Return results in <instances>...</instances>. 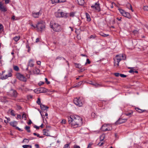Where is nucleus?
Masks as SVG:
<instances>
[{
    "instance_id": "f257e3e1",
    "label": "nucleus",
    "mask_w": 148,
    "mask_h": 148,
    "mask_svg": "<svg viewBox=\"0 0 148 148\" xmlns=\"http://www.w3.org/2000/svg\"><path fill=\"white\" fill-rule=\"evenodd\" d=\"M68 120L69 124L73 128L80 127L82 124V118L78 115H71L68 117Z\"/></svg>"
},
{
    "instance_id": "72a5a7b5",
    "label": "nucleus",
    "mask_w": 148,
    "mask_h": 148,
    "mask_svg": "<svg viewBox=\"0 0 148 148\" xmlns=\"http://www.w3.org/2000/svg\"><path fill=\"white\" fill-rule=\"evenodd\" d=\"M105 138V135L103 134H102L100 137V141H103Z\"/></svg>"
},
{
    "instance_id": "49530a36",
    "label": "nucleus",
    "mask_w": 148,
    "mask_h": 148,
    "mask_svg": "<svg viewBox=\"0 0 148 148\" xmlns=\"http://www.w3.org/2000/svg\"><path fill=\"white\" fill-rule=\"evenodd\" d=\"M66 120L64 119H63L62 120V121L61 122V123L62 124H65L66 123Z\"/></svg>"
},
{
    "instance_id": "a211bd4d",
    "label": "nucleus",
    "mask_w": 148,
    "mask_h": 148,
    "mask_svg": "<svg viewBox=\"0 0 148 148\" xmlns=\"http://www.w3.org/2000/svg\"><path fill=\"white\" fill-rule=\"evenodd\" d=\"M34 66L33 64V61L32 60H29L28 64V66L31 67H33Z\"/></svg>"
},
{
    "instance_id": "3c124183",
    "label": "nucleus",
    "mask_w": 148,
    "mask_h": 148,
    "mask_svg": "<svg viewBox=\"0 0 148 148\" xmlns=\"http://www.w3.org/2000/svg\"><path fill=\"white\" fill-rule=\"evenodd\" d=\"M120 74L119 73H114V75L116 77H119L120 76Z\"/></svg>"
},
{
    "instance_id": "ddd939ff",
    "label": "nucleus",
    "mask_w": 148,
    "mask_h": 148,
    "mask_svg": "<svg viewBox=\"0 0 148 148\" xmlns=\"http://www.w3.org/2000/svg\"><path fill=\"white\" fill-rule=\"evenodd\" d=\"M91 8L93 9H100V4L98 2L95 3L94 5H92L91 6Z\"/></svg>"
},
{
    "instance_id": "c756f323",
    "label": "nucleus",
    "mask_w": 148,
    "mask_h": 148,
    "mask_svg": "<svg viewBox=\"0 0 148 148\" xmlns=\"http://www.w3.org/2000/svg\"><path fill=\"white\" fill-rule=\"evenodd\" d=\"M99 34L100 35L102 36H103V37H107V36H109V34H105L103 33V32H100L99 33Z\"/></svg>"
},
{
    "instance_id": "412c9836",
    "label": "nucleus",
    "mask_w": 148,
    "mask_h": 148,
    "mask_svg": "<svg viewBox=\"0 0 148 148\" xmlns=\"http://www.w3.org/2000/svg\"><path fill=\"white\" fill-rule=\"evenodd\" d=\"M78 4L80 5H83L84 3V0H77Z\"/></svg>"
},
{
    "instance_id": "7c9ffc66",
    "label": "nucleus",
    "mask_w": 148,
    "mask_h": 148,
    "mask_svg": "<svg viewBox=\"0 0 148 148\" xmlns=\"http://www.w3.org/2000/svg\"><path fill=\"white\" fill-rule=\"evenodd\" d=\"M29 142V140L26 139L25 138L23 140L22 143H25V144H27Z\"/></svg>"
},
{
    "instance_id": "2eb2a0df",
    "label": "nucleus",
    "mask_w": 148,
    "mask_h": 148,
    "mask_svg": "<svg viewBox=\"0 0 148 148\" xmlns=\"http://www.w3.org/2000/svg\"><path fill=\"white\" fill-rule=\"evenodd\" d=\"M43 133L44 135L47 136H50V133L48 130L47 129H44L43 130Z\"/></svg>"
},
{
    "instance_id": "39448f33",
    "label": "nucleus",
    "mask_w": 148,
    "mask_h": 148,
    "mask_svg": "<svg viewBox=\"0 0 148 148\" xmlns=\"http://www.w3.org/2000/svg\"><path fill=\"white\" fill-rule=\"evenodd\" d=\"M16 76L17 78L22 81L25 82L27 81L26 77L20 73H16Z\"/></svg>"
},
{
    "instance_id": "4c0bfd02",
    "label": "nucleus",
    "mask_w": 148,
    "mask_h": 148,
    "mask_svg": "<svg viewBox=\"0 0 148 148\" xmlns=\"http://www.w3.org/2000/svg\"><path fill=\"white\" fill-rule=\"evenodd\" d=\"M36 103L38 105H40L42 104L41 103V101H40V98H38L37 100L36 101Z\"/></svg>"
},
{
    "instance_id": "6ab92c4d",
    "label": "nucleus",
    "mask_w": 148,
    "mask_h": 148,
    "mask_svg": "<svg viewBox=\"0 0 148 148\" xmlns=\"http://www.w3.org/2000/svg\"><path fill=\"white\" fill-rule=\"evenodd\" d=\"M61 17L67 18L68 14L62 12H61Z\"/></svg>"
},
{
    "instance_id": "f3484780",
    "label": "nucleus",
    "mask_w": 148,
    "mask_h": 148,
    "mask_svg": "<svg viewBox=\"0 0 148 148\" xmlns=\"http://www.w3.org/2000/svg\"><path fill=\"white\" fill-rule=\"evenodd\" d=\"M41 109L42 110H45L48 109L49 107L45 105L41 104L40 105Z\"/></svg>"
},
{
    "instance_id": "774afa93",
    "label": "nucleus",
    "mask_w": 148,
    "mask_h": 148,
    "mask_svg": "<svg viewBox=\"0 0 148 148\" xmlns=\"http://www.w3.org/2000/svg\"><path fill=\"white\" fill-rule=\"evenodd\" d=\"M44 84V82H40L39 84V85H42Z\"/></svg>"
},
{
    "instance_id": "a19ab883",
    "label": "nucleus",
    "mask_w": 148,
    "mask_h": 148,
    "mask_svg": "<svg viewBox=\"0 0 148 148\" xmlns=\"http://www.w3.org/2000/svg\"><path fill=\"white\" fill-rule=\"evenodd\" d=\"M51 3L52 4H54L58 3V0H51Z\"/></svg>"
},
{
    "instance_id": "09e8293b",
    "label": "nucleus",
    "mask_w": 148,
    "mask_h": 148,
    "mask_svg": "<svg viewBox=\"0 0 148 148\" xmlns=\"http://www.w3.org/2000/svg\"><path fill=\"white\" fill-rule=\"evenodd\" d=\"M96 37V36H95V35H91L90 36L89 38H95Z\"/></svg>"
},
{
    "instance_id": "5fc2aeb1",
    "label": "nucleus",
    "mask_w": 148,
    "mask_h": 148,
    "mask_svg": "<svg viewBox=\"0 0 148 148\" xmlns=\"http://www.w3.org/2000/svg\"><path fill=\"white\" fill-rule=\"evenodd\" d=\"M65 0H58V3H61L65 2Z\"/></svg>"
},
{
    "instance_id": "9d476101",
    "label": "nucleus",
    "mask_w": 148,
    "mask_h": 148,
    "mask_svg": "<svg viewBox=\"0 0 148 148\" xmlns=\"http://www.w3.org/2000/svg\"><path fill=\"white\" fill-rule=\"evenodd\" d=\"M127 121V119L120 118L116 122V125L121 124Z\"/></svg>"
},
{
    "instance_id": "ea45409f",
    "label": "nucleus",
    "mask_w": 148,
    "mask_h": 148,
    "mask_svg": "<svg viewBox=\"0 0 148 148\" xmlns=\"http://www.w3.org/2000/svg\"><path fill=\"white\" fill-rule=\"evenodd\" d=\"M19 18L18 17H16L15 16H13L12 17V19L13 20H18Z\"/></svg>"
},
{
    "instance_id": "473e14b6",
    "label": "nucleus",
    "mask_w": 148,
    "mask_h": 148,
    "mask_svg": "<svg viewBox=\"0 0 148 148\" xmlns=\"http://www.w3.org/2000/svg\"><path fill=\"white\" fill-rule=\"evenodd\" d=\"M75 66L77 68L80 69L82 67L81 65L79 64L75 63Z\"/></svg>"
},
{
    "instance_id": "4468645a",
    "label": "nucleus",
    "mask_w": 148,
    "mask_h": 148,
    "mask_svg": "<svg viewBox=\"0 0 148 148\" xmlns=\"http://www.w3.org/2000/svg\"><path fill=\"white\" fill-rule=\"evenodd\" d=\"M17 92L14 90H11L10 92V95L12 97H16L17 96Z\"/></svg>"
},
{
    "instance_id": "f8f14e48",
    "label": "nucleus",
    "mask_w": 148,
    "mask_h": 148,
    "mask_svg": "<svg viewBox=\"0 0 148 148\" xmlns=\"http://www.w3.org/2000/svg\"><path fill=\"white\" fill-rule=\"evenodd\" d=\"M12 76V74L10 72H9L8 74H6L5 76H2L1 77V79H5L9 77H11Z\"/></svg>"
},
{
    "instance_id": "58836bf2",
    "label": "nucleus",
    "mask_w": 148,
    "mask_h": 148,
    "mask_svg": "<svg viewBox=\"0 0 148 148\" xmlns=\"http://www.w3.org/2000/svg\"><path fill=\"white\" fill-rule=\"evenodd\" d=\"M25 129L27 130V132H30V130H29L30 127L29 126H26L25 127Z\"/></svg>"
},
{
    "instance_id": "603ef678",
    "label": "nucleus",
    "mask_w": 148,
    "mask_h": 148,
    "mask_svg": "<svg viewBox=\"0 0 148 148\" xmlns=\"http://www.w3.org/2000/svg\"><path fill=\"white\" fill-rule=\"evenodd\" d=\"M90 61L89 60V59H86V62L85 63V64H87V63L88 64H90Z\"/></svg>"
},
{
    "instance_id": "0e129e2a",
    "label": "nucleus",
    "mask_w": 148,
    "mask_h": 148,
    "mask_svg": "<svg viewBox=\"0 0 148 148\" xmlns=\"http://www.w3.org/2000/svg\"><path fill=\"white\" fill-rule=\"evenodd\" d=\"M143 9H148V6H144Z\"/></svg>"
},
{
    "instance_id": "aec40b11",
    "label": "nucleus",
    "mask_w": 148,
    "mask_h": 148,
    "mask_svg": "<svg viewBox=\"0 0 148 148\" xmlns=\"http://www.w3.org/2000/svg\"><path fill=\"white\" fill-rule=\"evenodd\" d=\"M11 125L13 127H16L17 124V123L16 121H14L10 123Z\"/></svg>"
},
{
    "instance_id": "4be33fe9",
    "label": "nucleus",
    "mask_w": 148,
    "mask_h": 148,
    "mask_svg": "<svg viewBox=\"0 0 148 148\" xmlns=\"http://www.w3.org/2000/svg\"><path fill=\"white\" fill-rule=\"evenodd\" d=\"M56 16L57 17L61 18V12H56L55 13Z\"/></svg>"
},
{
    "instance_id": "c9c22d12",
    "label": "nucleus",
    "mask_w": 148,
    "mask_h": 148,
    "mask_svg": "<svg viewBox=\"0 0 148 148\" xmlns=\"http://www.w3.org/2000/svg\"><path fill=\"white\" fill-rule=\"evenodd\" d=\"M120 55L122 60H124L126 59V57L125 55L121 54H120Z\"/></svg>"
},
{
    "instance_id": "338daca9",
    "label": "nucleus",
    "mask_w": 148,
    "mask_h": 148,
    "mask_svg": "<svg viewBox=\"0 0 148 148\" xmlns=\"http://www.w3.org/2000/svg\"><path fill=\"white\" fill-rule=\"evenodd\" d=\"M39 41H40V39H39V38H36V42H39Z\"/></svg>"
},
{
    "instance_id": "680f3d73",
    "label": "nucleus",
    "mask_w": 148,
    "mask_h": 148,
    "mask_svg": "<svg viewBox=\"0 0 148 148\" xmlns=\"http://www.w3.org/2000/svg\"><path fill=\"white\" fill-rule=\"evenodd\" d=\"M91 145L92 144L91 143H89L88 144L87 148H91Z\"/></svg>"
},
{
    "instance_id": "9b49d317",
    "label": "nucleus",
    "mask_w": 148,
    "mask_h": 148,
    "mask_svg": "<svg viewBox=\"0 0 148 148\" xmlns=\"http://www.w3.org/2000/svg\"><path fill=\"white\" fill-rule=\"evenodd\" d=\"M48 90L46 88L43 87L40 88L38 89L37 91V93H41L43 92H47L48 91Z\"/></svg>"
},
{
    "instance_id": "864d4df0",
    "label": "nucleus",
    "mask_w": 148,
    "mask_h": 148,
    "mask_svg": "<svg viewBox=\"0 0 148 148\" xmlns=\"http://www.w3.org/2000/svg\"><path fill=\"white\" fill-rule=\"evenodd\" d=\"M104 143L103 142H100L98 144V145L99 146H101Z\"/></svg>"
},
{
    "instance_id": "c85d7f7f",
    "label": "nucleus",
    "mask_w": 148,
    "mask_h": 148,
    "mask_svg": "<svg viewBox=\"0 0 148 148\" xmlns=\"http://www.w3.org/2000/svg\"><path fill=\"white\" fill-rule=\"evenodd\" d=\"M20 38L19 36H16L13 38V39L15 41L17 42L19 40Z\"/></svg>"
},
{
    "instance_id": "f03ea898",
    "label": "nucleus",
    "mask_w": 148,
    "mask_h": 148,
    "mask_svg": "<svg viewBox=\"0 0 148 148\" xmlns=\"http://www.w3.org/2000/svg\"><path fill=\"white\" fill-rule=\"evenodd\" d=\"M50 26L53 30L56 32H59L61 30V27L58 24L51 21Z\"/></svg>"
},
{
    "instance_id": "b1692460",
    "label": "nucleus",
    "mask_w": 148,
    "mask_h": 148,
    "mask_svg": "<svg viewBox=\"0 0 148 148\" xmlns=\"http://www.w3.org/2000/svg\"><path fill=\"white\" fill-rule=\"evenodd\" d=\"M85 14L87 20L88 21H90L91 20V18L90 15L87 13H86Z\"/></svg>"
},
{
    "instance_id": "dca6fc26",
    "label": "nucleus",
    "mask_w": 148,
    "mask_h": 148,
    "mask_svg": "<svg viewBox=\"0 0 148 148\" xmlns=\"http://www.w3.org/2000/svg\"><path fill=\"white\" fill-rule=\"evenodd\" d=\"M40 71L39 69L35 68L33 71V73L34 74H38L40 73Z\"/></svg>"
},
{
    "instance_id": "8fccbe9b",
    "label": "nucleus",
    "mask_w": 148,
    "mask_h": 148,
    "mask_svg": "<svg viewBox=\"0 0 148 148\" xmlns=\"http://www.w3.org/2000/svg\"><path fill=\"white\" fill-rule=\"evenodd\" d=\"M121 77H126V75L123 74H120V76Z\"/></svg>"
},
{
    "instance_id": "f704fd0d",
    "label": "nucleus",
    "mask_w": 148,
    "mask_h": 148,
    "mask_svg": "<svg viewBox=\"0 0 148 148\" xmlns=\"http://www.w3.org/2000/svg\"><path fill=\"white\" fill-rule=\"evenodd\" d=\"M82 81L79 82H78L77 84V85L74 86L73 87H78L79 86H80L82 83Z\"/></svg>"
},
{
    "instance_id": "37998d69",
    "label": "nucleus",
    "mask_w": 148,
    "mask_h": 148,
    "mask_svg": "<svg viewBox=\"0 0 148 148\" xmlns=\"http://www.w3.org/2000/svg\"><path fill=\"white\" fill-rule=\"evenodd\" d=\"M131 68V69L129 71V72L131 73H134V70L132 68Z\"/></svg>"
},
{
    "instance_id": "c03bdc74",
    "label": "nucleus",
    "mask_w": 148,
    "mask_h": 148,
    "mask_svg": "<svg viewBox=\"0 0 148 148\" xmlns=\"http://www.w3.org/2000/svg\"><path fill=\"white\" fill-rule=\"evenodd\" d=\"M3 30V26L2 25L0 24V32H1Z\"/></svg>"
},
{
    "instance_id": "1a4fd4ad",
    "label": "nucleus",
    "mask_w": 148,
    "mask_h": 148,
    "mask_svg": "<svg viewBox=\"0 0 148 148\" xmlns=\"http://www.w3.org/2000/svg\"><path fill=\"white\" fill-rule=\"evenodd\" d=\"M119 10L120 13L123 16L128 18H130V14L129 13L126 12L124 10Z\"/></svg>"
},
{
    "instance_id": "a18cd8bd",
    "label": "nucleus",
    "mask_w": 148,
    "mask_h": 148,
    "mask_svg": "<svg viewBox=\"0 0 148 148\" xmlns=\"http://www.w3.org/2000/svg\"><path fill=\"white\" fill-rule=\"evenodd\" d=\"M63 148H70L69 145L68 144H65L64 145Z\"/></svg>"
},
{
    "instance_id": "e2e57ef3",
    "label": "nucleus",
    "mask_w": 148,
    "mask_h": 148,
    "mask_svg": "<svg viewBox=\"0 0 148 148\" xmlns=\"http://www.w3.org/2000/svg\"><path fill=\"white\" fill-rule=\"evenodd\" d=\"M74 148H80V147L77 145H75L74 146Z\"/></svg>"
},
{
    "instance_id": "20e7f679",
    "label": "nucleus",
    "mask_w": 148,
    "mask_h": 148,
    "mask_svg": "<svg viewBox=\"0 0 148 148\" xmlns=\"http://www.w3.org/2000/svg\"><path fill=\"white\" fill-rule=\"evenodd\" d=\"M112 125L110 124H103L101 128V130L103 131H110L112 130Z\"/></svg>"
},
{
    "instance_id": "2f4dec72",
    "label": "nucleus",
    "mask_w": 148,
    "mask_h": 148,
    "mask_svg": "<svg viewBox=\"0 0 148 148\" xmlns=\"http://www.w3.org/2000/svg\"><path fill=\"white\" fill-rule=\"evenodd\" d=\"M23 148H32V146L28 145H23L22 146Z\"/></svg>"
},
{
    "instance_id": "cd10ccee",
    "label": "nucleus",
    "mask_w": 148,
    "mask_h": 148,
    "mask_svg": "<svg viewBox=\"0 0 148 148\" xmlns=\"http://www.w3.org/2000/svg\"><path fill=\"white\" fill-rule=\"evenodd\" d=\"M13 69L15 71H19V69L17 66L16 65H13Z\"/></svg>"
},
{
    "instance_id": "a878e982",
    "label": "nucleus",
    "mask_w": 148,
    "mask_h": 148,
    "mask_svg": "<svg viewBox=\"0 0 148 148\" xmlns=\"http://www.w3.org/2000/svg\"><path fill=\"white\" fill-rule=\"evenodd\" d=\"M136 110L139 113H141L145 111V110L140 109L138 108H135Z\"/></svg>"
},
{
    "instance_id": "423d86ee",
    "label": "nucleus",
    "mask_w": 148,
    "mask_h": 148,
    "mask_svg": "<svg viewBox=\"0 0 148 148\" xmlns=\"http://www.w3.org/2000/svg\"><path fill=\"white\" fill-rule=\"evenodd\" d=\"M42 12L41 10H34L32 12V16L34 18H38L41 15Z\"/></svg>"
},
{
    "instance_id": "0eeeda50",
    "label": "nucleus",
    "mask_w": 148,
    "mask_h": 148,
    "mask_svg": "<svg viewBox=\"0 0 148 148\" xmlns=\"http://www.w3.org/2000/svg\"><path fill=\"white\" fill-rule=\"evenodd\" d=\"M122 60L120 55H116L114 59V65L117 67L119 66V63L121 60Z\"/></svg>"
},
{
    "instance_id": "e433bc0d",
    "label": "nucleus",
    "mask_w": 148,
    "mask_h": 148,
    "mask_svg": "<svg viewBox=\"0 0 148 148\" xmlns=\"http://www.w3.org/2000/svg\"><path fill=\"white\" fill-rule=\"evenodd\" d=\"M92 84L95 86L96 87H99L101 86V84H99L97 83L95 84Z\"/></svg>"
},
{
    "instance_id": "393cba45",
    "label": "nucleus",
    "mask_w": 148,
    "mask_h": 148,
    "mask_svg": "<svg viewBox=\"0 0 148 148\" xmlns=\"http://www.w3.org/2000/svg\"><path fill=\"white\" fill-rule=\"evenodd\" d=\"M9 111L10 112L11 115L12 116H15V112L13 110L10 109L9 110Z\"/></svg>"
},
{
    "instance_id": "69168bd1",
    "label": "nucleus",
    "mask_w": 148,
    "mask_h": 148,
    "mask_svg": "<svg viewBox=\"0 0 148 148\" xmlns=\"http://www.w3.org/2000/svg\"><path fill=\"white\" fill-rule=\"evenodd\" d=\"M4 1H5V4L8 3H9V0H5Z\"/></svg>"
},
{
    "instance_id": "13d9d810",
    "label": "nucleus",
    "mask_w": 148,
    "mask_h": 148,
    "mask_svg": "<svg viewBox=\"0 0 148 148\" xmlns=\"http://www.w3.org/2000/svg\"><path fill=\"white\" fill-rule=\"evenodd\" d=\"M127 6L128 7H130V9L131 10H132V5L129 3H128V4H127Z\"/></svg>"
},
{
    "instance_id": "5701e85b",
    "label": "nucleus",
    "mask_w": 148,
    "mask_h": 148,
    "mask_svg": "<svg viewBox=\"0 0 148 148\" xmlns=\"http://www.w3.org/2000/svg\"><path fill=\"white\" fill-rule=\"evenodd\" d=\"M0 9H5V8L3 6V3L0 1Z\"/></svg>"
},
{
    "instance_id": "6e6552de",
    "label": "nucleus",
    "mask_w": 148,
    "mask_h": 148,
    "mask_svg": "<svg viewBox=\"0 0 148 148\" xmlns=\"http://www.w3.org/2000/svg\"><path fill=\"white\" fill-rule=\"evenodd\" d=\"M36 28L38 31L42 32L45 28V25L43 23H38L36 25Z\"/></svg>"
},
{
    "instance_id": "79ce46f5",
    "label": "nucleus",
    "mask_w": 148,
    "mask_h": 148,
    "mask_svg": "<svg viewBox=\"0 0 148 148\" xmlns=\"http://www.w3.org/2000/svg\"><path fill=\"white\" fill-rule=\"evenodd\" d=\"M22 118L23 119L24 118L25 120H26V119L27 118L26 117V115L25 113H23L22 114Z\"/></svg>"
},
{
    "instance_id": "7ed1b4c3",
    "label": "nucleus",
    "mask_w": 148,
    "mask_h": 148,
    "mask_svg": "<svg viewBox=\"0 0 148 148\" xmlns=\"http://www.w3.org/2000/svg\"><path fill=\"white\" fill-rule=\"evenodd\" d=\"M73 101L76 105L79 107H81L84 103V99L82 97H76L74 99Z\"/></svg>"
},
{
    "instance_id": "bb28decb",
    "label": "nucleus",
    "mask_w": 148,
    "mask_h": 148,
    "mask_svg": "<svg viewBox=\"0 0 148 148\" xmlns=\"http://www.w3.org/2000/svg\"><path fill=\"white\" fill-rule=\"evenodd\" d=\"M133 112L132 111H131L130 112H128L127 113H125V115L128 116H129L130 117L132 116V114H133Z\"/></svg>"
},
{
    "instance_id": "de8ad7c7",
    "label": "nucleus",
    "mask_w": 148,
    "mask_h": 148,
    "mask_svg": "<svg viewBox=\"0 0 148 148\" xmlns=\"http://www.w3.org/2000/svg\"><path fill=\"white\" fill-rule=\"evenodd\" d=\"M75 14V13L74 12H71L70 14V16L71 17H73L74 16Z\"/></svg>"
},
{
    "instance_id": "4d7b16f0",
    "label": "nucleus",
    "mask_w": 148,
    "mask_h": 148,
    "mask_svg": "<svg viewBox=\"0 0 148 148\" xmlns=\"http://www.w3.org/2000/svg\"><path fill=\"white\" fill-rule=\"evenodd\" d=\"M45 82L47 84H49L50 83V82H49L48 81V79L47 78H45Z\"/></svg>"
},
{
    "instance_id": "6e6d98bb",
    "label": "nucleus",
    "mask_w": 148,
    "mask_h": 148,
    "mask_svg": "<svg viewBox=\"0 0 148 148\" xmlns=\"http://www.w3.org/2000/svg\"><path fill=\"white\" fill-rule=\"evenodd\" d=\"M133 32L134 34H136L138 33V31L136 30H134Z\"/></svg>"
},
{
    "instance_id": "052dcab7",
    "label": "nucleus",
    "mask_w": 148,
    "mask_h": 148,
    "mask_svg": "<svg viewBox=\"0 0 148 148\" xmlns=\"http://www.w3.org/2000/svg\"><path fill=\"white\" fill-rule=\"evenodd\" d=\"M21 116L20 114H18L17 116V119H21Z\"/></svg>"
},
{
    "instance_id": "bf43d9fd",
    "label": "nucleus",
    "mask_w": 148,
    "mask_h": 148,
    "mask_svg": "<svg viewBox=\"0 0 148 148\" xmlns=\"http://www.w3.org/2000/svg\"><path fill=\"white\" fill-rule=\"evenodd\" d=\"M113 4H114V5H116L113 2H112L111 3V8H113Z\"/></svg>"
}]
</instances>
